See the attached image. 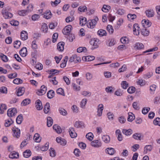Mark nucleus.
<instances>
[{
	"label": "nucleus",
	"mask_w": 160,
	"mask_h": 160,
	"mask_svg": "<svg viewBox=\"0 0 160 160\" xmlns=\"http://www.w3.org/2000/svg\"><path fill=\"white\" fill-rule=\"evenodd\" d=\"M128 120L129 122H132L135 119V117L134 115L132 112L128 113Z\"/></svg>",
	"instance_id": "a878e982"
},
{
	"label": "nucleus",
	"mask_w": 160,
	"mask_h": 160,
	"mask_svg": "<svg viewBox=\"0 0 160 160\" xmlns=\"http://www.w3.org/2000/svg\"><path fill=\"white\" fill-rule=\"evenodd\" d=\"M66 37L68 39L69 41L71 42H72L73 40L75 38L74 35L72 33L66 35Z\"/></svg>",
	"instance_id": "c9c22d12"
},
{
	"label": "nucleus",
	"mask_w": 160,
	"mask_h": 160,
	"mask_svg": "<svg viewBox=\"0 0 160 160\" xmlns=\"http://www.w3.org/2000/svg\"><path fill=\"white\" fill-rule=\"evenodd\" d=\"M107 150L108 153L109 155H112L115 152V150L112 148H108L106 149Z\"/></svg>",
	"instance_id": "79ce46f5"
},
{
	"label": "nucleus",
	"mask_w": 160,
	"mask_h": 160,
	"mask_svg": "<svg viewBox=\"0 0 160 160\" xmlns=\"http://www.w3.org/2000/svg\"><path fill=\"white\" fill-rule=\"evenodd\" d=\"M33 139L36 142H39L41 141V138L40 137L39 134L36 133L34 136Z\"/></svg>",
	"instance_id": "393cba45"
},
{
	"label": "nucleus",
	"mask_w": 160,
	"mask_h": 160,
	"mask_svg": "<svg viewBox=\"0 0 160 160\" xmlns=\"http://www.w3.org/2000/svg\"><path fill=\"white\" fill-rule=\"evenodd\" d=\"M12 130L13 132V136L17 138L19 137L20 135V130L15 127L12 128Z\"/></svg>",
	"instance_id": "20e7f679"
},
{
	"label": "nucleus",
	"mask_w": 160,
	"mask_h": 160,
	"mask_svg": "<svg viewBox=\"0 0 160 160\" xmlns=\"http://www.w3.org/2000/svg\"><path fill=\"white\" fill-rule=\"evenodd\" d=\"M135 88L134 87H131L128 88V92L129 93H132L135 92Z\"/></svg>",
	"instance_id": "bf43d9fd"
},
{
	"label": "nucleus",
	"mask_w": 160,
	"mask_h": 160,
	"mask_svg": "<svg viewBox=\"0 0 160 160\" xmlns=\"http://www.w3.org/2000/svg\"><path fill=\"white\" fill-rule=\"evenodd\" d=\"M31 102V100L30 99L26 98L24 99L21 102V105L22 106H25L30 104Z\"/></svg>",
	"instance_id": "2f4dec72"
},
{
	"label": "nucleus",
	"mask_w": 160,
	"mask_h": 160,
	"mask_svg": "<svg viewBox=\"0 0 160 160\" xmlns=\"http://www.w3.org/2000/svg\"><path fill=\"white\" fill-rule=\"evenodd\" d=\"M108 117L110 120H112L113 119L114 115L113 113L111 112H108L107 113Z\"/></svg>",
	"instance_id": "774afa93"
},
{
	"label": "nucleus",
	"mask_w": 160,
	"mask_h": 160,
	"mask_svg": "<svg viewBox=\"0 0 160 160\" xmlns=\"http://www.w3.org/2000/svg\"><path fill=\"white\" fill-rule=\"evenodd\" d=\"M56 140L58 143H60L62 146H65L67 143L66 141L60 137L57 138Z\"/></svg>",
	"instance_id": "1a4fd4ad"
},
{
	"label": "nucleus",
	"mask_w": 160,
	"mask_h": 160,
	"mask_svg": "<svg viewBox=\"0 0 160 160\" xmlns=\"http://www.w3.org/2000/svg\"><path fill=\"white\" fill-rule=\"evenodd\" d=\"M91 144L92 146L96 148L100 147L102 145L101 143L99 142L98 141L96 140L92 141L91 143Z\"/></svg>",
	"instance_id": "9b49d317"
},
{
	"label": "nucleus",
	"mask_w": 160,
	"mask_h": 160,
	"mask_svg": "<svg viewBox=\"0 0 160 160\" xmlns=\"http://www.w3.org/2000/svg\"><path fill=\"white\" fill-rule=\"evenodd\" d=\"M13 122L11 118L7 119L5 120V122L4 123V125L6 127H8L10 126Z\"/></svg>",
	"instance_id": "c85d7f7f"
},
{
	"label": "nucleus",
	"mask_w": 160,
	"mask_h": 160,
	"mask_svg": "<svg viewBox=\"0 0 160 160\" xmlns=\"http://www.w3.org/2000/svg\"><path fill=\"white\" fill-rule=\"evenodd\" d=\"M86 137L90 141H91L93 139V135L92 133L89 132L86 134Z\"/></svg>",
	"instance_id": "49530a36"
},
{
	"label": "nucleus",
	"mask_w": 160,
	"mask_h": 160,
	"mask_svg": "<svg viewBox=\"0 0 160 160\" xmlns=\"http://www.w3.org/2000/svg\"><path fill=\"white\" fill-rule=\"evenodd\" d=\"M35 107L38 110H42L43 107L41 102L39 99L37 100L35 103Z\"/></svg>",
	"instance_id": "6e6552de"
},
{
	"label": "nucleus",
	"mask_w": 160,
	"mask_h": 160,
	"mask_svg": "<svg viewBox=\"0 0 160 160\" xmlns=\"http://www.w3.org/2000/svg\"><path fill=\"white\" fill-rule=\"evenodd\" d=\"M65 43L64 42H59L57 44V48L59 51H62L64 50V47Z\"/></svg>",
	"instance_id": "ddd939ff"
},
{
	"label": "nucleus",
	"mask_w": 160,
	"mask_h": 160,
	"mask_svg": "<svg viewBox=\"0 0 160 160\" xmlns=\"http://www.w3.org/2000/svg\"><path fill=\"white\" fill-rule=\"evenodd\" d=\"M108 43V46L110 47H111L114 45L115 44V41L114 39H111L110 41H109V40H108L106 42L107 44Z\"/></svg>",
	"instance_id": "603ef678"
},
{
	"label": "nucleus",
	"mask_w": 160,
	"mask_h": 160,
	"mask_svg": "<svg viewBox=\"0 0 160 160\" xmlns=\"http://www.w3.org/2000/svg\"><path fill=\"white\" fill-rule=\"evenodd\" d=\"M25 88L24 87H21L19 88L17 91V95L18 96H22L24 92Z\"/></svg>",
	"instance_id": "2eb2a0df"
},
{
	"label": "nucleus",
	"mask_w": 160,
	"mask_h": 160,
	"mask_svg": "<svg viewBox=\"0 0 160 160\" xmlns=\"http://www.w3.org/2000/svg\"><path fill=\"white\" fill-rule=\"evenodd\" d=\"M113 88L112 86H109L106 87L105 88V90L108 93H112L113 91L112 90Z\"/></svg>",
	"instance_id": "e2e57ef3"
},
{
	"label": "nucleus",
	"mask_w": 160,
	"mask_h": 160,
	"mask_svg": "<svg viewBox=\"0 0 160 160\" xmlns=\"http://www.w3.org/2000/svg\"><path fill=\"white\" fill-rule=\"evenodd\" d=\"M77 51L79 53L82 52H87V49L85 47H80L77 48Z\"/></svg>",
	"instance_id": "de8ad7c7"
},
{
	"label": "nucleus",
	"mask_w": 160,
	"mask_h": 160,
	"mask_svg": "<svg viewBox=\"0 0 160 160\" xmlns=\"http://www.w3.org/2000/svg\"><path fill=\"white\" fill-rule=\"evenodd\" d=\"M47 90V87L43 85L41 87L40 89L39 90H38L37 92H36V93L38 95H42L46 93Z\"/></svg>",
	"instance_id": "f03ea898"
},
{
	"label": "nucleus",
	"mask_w": 160,
	"mask_h": 160,
	"mask_svg": "<svg viewBox=\"0 0 160 160\" xmlns=\"http://www.w3.org/2000/svg\"><path fill=\"white\" fill-rule=\"evenodd\" d=\"M52 13L50 10H47L45 13L44 17L47 19H49L52 17Z\"/></svg>",
	"instance_id": "cd10ccee"
},
{
	"label": "nucleus",
	"mask_w": 160,
	"mask_h": 160,
	"mask_svg": "<svg viewBox=\"0 0 160 160\" xmlns=\"http://www.w3.org/2000/svg\"><path fill=\"white\" fill-rule=\"evenodd\" d=\"M23 120L22 116L21 114L19 115L16 118V122L18 124H20Z\"/></svg>",
	"instance_id": "37998d69"
},
{
	"label": "nucleus",
	"mask_w": 160,
	"mask_h": 160,
	"mask_svg": "<svg viewBox=\"0 0 160 160\" xmlns=\"http://www.w3.org/2000/svg\"><path fill=\"white\" fill-rule=\"evenodd\" d=\"M147 28L143 27V28L141 29V33L144 36H148L149 33V31L146 29Z\"/></svg>",
	"instance_id": "aec40b11"
},
{
	"label": "nucleus",
	"mask_w": 160,
	"mask_h": 160,
	"mask_svg": "<svg viewBox=\"0 0 160 160\" xmlns=\"http://www.w3.org/2000/svg\"><path fill=\"white\" fill-rule=\"evenodd\" d=\"M2 13L5 19L11 18L12 16V14L8 12L5 9H3L2 11Z\"/></svg>",
	"instance_id": "423d86ee"
},
{
	"label": "nucleus",
	"mask_w": 160,
	"mask_h": 160,
	"mask_svg": "<svg viewBox=\"0 0 160 160\" xmlns=\"http://www.w3.org/2000/svg\"><path fill=\"white\" fill-rule=\"evenodd\" d=\"M53 120L52 118L50 117H48L47 118V126L48 127H50L53 124Z\"/></svg>",
	"instance_id": "b1692460"
},
{
	"label": "nucleus",
	"mask_w": 160,
	"mask_h": 160,
	"mask_svg": "<svg viewBox=\"0 0 160 160\" xmlns=\"http://www.w3.org/2000/svg\"><path fill=\"white\" fill-rule=\"evenodd\" d=\"M84 125V123L82 121H78L75 122L74 126L77 128H82Z\"/></svg>",
	"instance_id": "7c9ffc66"
},
{
	"label": "nucleus",
	"mask_w": 160,
	"mask_h": 160,
	"mask_svg": "<svg viewBox=\"0 0 160 160\" xmlns=\"http://www.w3.org/2000/svg\"><path fill=\"white\" fill-rule=\"evenodd\" d=\"M50 106L49 102H47L44 107L43 111L45 113H48L50 110Z\"/></svg>",
	"instance_id": "412c9836"
},
{
	"label": "nucleus",
	"mask_w": 160,
	"mask_h": 160,
	"mask_svg": "<svg viewBox=\"0 0 160 160\" xmlns=\"http://www.w3.org/2000/svg\"><path fill=\"white\" fill-rule=\"evenodd\" d=\"M110 9V7L109 6L104 5L102 8V10L105 12H108Z\"/></svg>",
	"instance_id": "09e8293b"
},
{
	"label": "nucleus",
	"mask_w": 160,
	"mask_h": 160,
	"mask_svg": "<svg viewBox=\"0 0 160 160\" xmlns=\"http://www.w3.org/2000/svg\"><path fill=\"white\" fill-rule=\"evenodd\" d=\"M58 34L57 33H55L53 34L52 36V42H55L58 38Z\"/></svg>",
	"instance_id": "13d9d810"
},
{
	"label": "nucleus",
	"mask_w": 160,
	"mask_h": 160,
	"mask_svg": "<svg viewBox=\"0 0 160 160\" xmlns=\"http://www.w3.org/2000/svg\"><path fill=\"white\" fill-rule=\"evenodd\" d=\"M41 29L43 32H46L48 30L47 25L45 23H42Z\"/></svg>",
	"instance_id": "ea45409f"
},
{
	"label": "nucleus",
	"mask_w": 160,
	"mask_h": 160,
	"mask_svg": "<svg viewBox=\"0 0 160 160\" xmlns=\"http://www.w3.org/2000/svg\"><path fill=\"white\" fill-rule=\"evenodd\" d=\"M135 47L138 49H141L144 48V46L141 43L137 42L135 44Z\"/></svg>",
	"instance_id": "e433bc0d"
},
{
	"label": "nucleus",
	"mask_w": 160,
	"mask_h": 160,
	"mask_svg": "<svg viewBox=\"0 0 160 160\" xmlns=\"http://www.w3.org/2000/svg\"><path fill=\"white\" fill-rule=\"evenodd\" d=\"M133 30L134 34L138 35L139 34L140 28L138 24L135 23L133 25Z\"/></svg>",
	"instance_id": "39448f33"
},
{
	"label": "nucleus",
	"mask_w": 160,
	"mask_h": 160,
	"mask_svg": "<svg viewBox=\"0 0 160 160\" xmlns=\"http://www.w3.org/2000/svg\"><path fill=\"white\" fill-rule=\"evenodd\" d=\"M148 17H152L154 16V12L152 10H147L145 12Z\"/></svg>",
	"instance_id": "5701e85b"
},
{
	"label": "nucleus",
	"mask_w": 160,
	"mask_h": 160,
	"mask_svg": "<svg viewBox=\"0 0 160 160\" xmlns=\"http://www.w3.org/2000/svg\"><path fill=\"white\" fill-rule=\"evenodd\" d=\"M122 88L124 89H126L128 87V84L126 81H122L121 84Z\"/></svg>",
	"instance_id": "338daca9"
},
{
	"label": "nucleus",
	"mask_w": 160,
	"mask_h": 160,
	"mask_svg": "<svg viewBox=\"0 0 160 160\" xmlns=\"http://www.w3.org/2000/svg\"><path fill=\"white\" fill-rule=\"evenodd\" d=\"M0 57L2 58V60L4 62H6L8 61V57L2 53H0Z\"/></svg>",
	"instance_id": "8fccbe9b"
},
{
	"label": "nucleus",
	"mask_w": 160,
	"mask_h": 160,
	"mask_svg": "<svg viewBox=\"0 0 160 160\" xmlns=\"http://www.w3.org/2000/svg\"><path fill=\"white\" fill-rule=\"evenodd\" d=\"M59 113L63 116H66L67 114V111L62 108H60L59 109Z\"/></svg>",
	"instance_id": "a18cd8bd"
},
{
	"label": "nucleus",
	"mask_w": 160,
	"mask_h": 160,
	"mask_svg": "<svg viewBox=\"0 0 160 160\" xmlns=\"http://www.w3.org/2000/svg\"><path fill=\"white\" fill-rule=\"evenodd\" d=\"M57 92L58 94H60L63 96L65 95L63 90L61 88L58 89L57 90Z\"/></svg>",
	"instance_id": "4d7b16f0"
},
{
	"label": "nucleus",
	"mask_w": 160,
	"mask_h": 160,
	"mask_svg": "<svg viewBox=\"0 0 160 160\" xmlns=\"http://www.w3.org/2000/svg\"><path fill=\"white\" fill-rule=\"evenodd\" d=\"M102 139L103 141L106 143H108L110 141V137L108 135H103L102 137Z\"/></svg>",
	"instance_id": "c756f323"
},
{
	"label": "nucleus",
	"mask_w": 160,
	"mask_h": 160,
	"mask_svg": "<svg viewBox=\"0 0 160 160\" xmlns=\"http://www.w3.org/2000/svg\"><path fill=\"white\" fill-rule=\"evenodd\" d=\"M27 49L25 47L22 48L19 51L20 54L23 57H26L27 55Z\"/></svg>",
	"instance_id": "dca6fc26"
},
{
	"label": "nucleus",
	"mask_w": 160,
	"mask_h": 160,
	"mask_svg": "<svg viewBox=\"0 0 160 160\" xmlns=\"http://www.w3.org/2000/svg\"><path fill=\"white\" fill-rule=\"evenodd\" d=\"M142 137L141 134L139 133H135L132 136V137L136 140H141Z\"/></svg>",
	"instance_id": "a19ab883"
},
{
	"label": "nucleus",
	"mask_w": 160,
	"mask_h": 160,
	"mask_svg": "<svg viewBox=\"0 0 160 160\" xmlns=\"http://www.w3.org/2000/svg\"><path fill=\"white\" fill-rule=\"evenodd\" d=\"M13 82L15 84H19L22 83V80L19 78H16L13 80Z\"/></svg>",
	"instance_id": "3c124183"
},
{
	"label": "nucleus",
	"mask_w": 160,
	"mask_h": 160,
	"mask_svg": "<svg viewBox=\"0 0 160 160\" xmlns=\"http://www.w3.org/2000/svg\"><path fill=\"white\" fill-rule=\"evenodd\" d=\"M21 38L23 40H27L28 38V33L25 31H22L21 33Z\"/></svg>",
	"instance_id": "f3484780"
},
{
	"label": "nucleus",
	"mask_w": 160,
	"mask_h": 160,
	"mask_svg": "<svg viewBox=\"0 0 160 160\" xmlns=\"http://www.w3.org/2000/svg\"><path fill=\"white\" fill-rule=\"evenodd\" d=\"M152 146L151 145H146L144 147V153L146 154L148 152H150L152 149Z\"/></svg>",
	"instance_id": "473e14b6"
},
{
	"label": "nucleus",
	"mask_w": 160,
	"mask_h": 160,
	"mask_svg": "<svg viewBox=\"0 0 160 160\" xmlns=\"http://www.w3.org/2000/svg\"><path fill=\"white\" fill-rule=\"evenodd\" d=\"M98 34L100 36H106L107 33L106 31L103 29H100L98 32Z\"/></svg>",
	"instance_id": "72a5a7b5"
},
{
	"label": "nucleus",
	"mask_w": 160,
	"mask_h": 160,
	"mask_svg": "<svg viewBox=\"0 0 160 160\" xmlns=\"http://www.w3.org/2000/svg\"><path fill=\"white\" fill-rule=\"evenodd\" d=\"M73 153L74 155L77 157H79L80 156V154L81 153V152L79 150V149L78 148H75L74 149Z\"/></svg>",
	"instance_id": "69168bd1"
},
{
	"label": "nucleus",
	"mask_w": 160,
	"mask_h": 160,
	"mask_svg": "<svg viewBox=\"0 0 160 160\" xmlns=\"http://www.w3.org/2000/svg\"><path fill=\"white\" fill-rule=\"evenodd\" d=\"M17 113L16 109L15 108H10L7 111V115L9 117L15 116Z\"/></svg>",
	"instance_id": "7ed1b4c3"
},
{
	"label": "nucleus",
	"mask_w": 160,
	"mask_h": 160,
	"mask_svg": "<svg viewBox=\"0 0 160 160\" xmlns=\"http://www.w3.org/2000/svg\"><path fill=\"white\" fill-rule=\"evenodd\" d=\"M69 132L71 138H74L77 136V134L75 132L74 128H70L69 130Z\"/></svg>",
	"instance_id": "9d476101"
},
{
	"label": "nucleus",
	"mask_w": 160,
	"mask_h": 160,
	"mask_svg": "<svg viewBox=\"0 0 160 160\" xmlns=\"http://www.w3.org/2000/svg\"><path fill=\"white\" fill-rule=\"evenodd\" d=\"M137 16L135 14H129L127 15L128 18L129 19V20H133L135 18H136Z\"/></svg>",
	"instance_id": "6e6d98bb"
},
{
	"label": "nucleus",
	"mask_w": 160,
	"mask_h": 160,
	"mask_svg": "<svg viewBox=\"0 0 160 160\" xmlns=\"http://www.w3.org/2000/svg\"><path fill=\"white\" fill-rule=\"evenodd\" d=\"M49 151H50V156L52 157H55L56 155V152L55 150L53 148H51Z\"/></svg>",
	"instance_id": "864d4df0"
},
{
	"label": "nucleus",
	"mask_w": 160,
	"mask_h": 160,
	"mask_svg": "<svg viewBox=\"0 0 160 160\" xmlns=\"http://www.w3.org/2000/svg\"><path fill=\"white\" fill-rule=\"evenodd\" d=\"M153 123L156 125L160 126V118H157L153 121Z\"/></svg>",
	"instance_id": "052dcab7"
},
{
	"label": "nucleus",
	"mask_w": 160,
	"mask_h": 160,
	"mask_svg": "<svg viewBox=\"0 0 160 160\" xmlns=\"http://www.w3.org/2000/svg\"><path fill=\"white\" fill-rule=\"evenodd\" d=\"M142 24L143 27L147 28L151 25L152 23L148 20L143 19L142 21Z\"/></svg>",
	"instance_id": "0eeeda50"
},
{
	"label": "nucleus",
	"mask_w": 160,
	"mask_h": 160,
	"mask_svg": "<svg viewBox=\"0 0 160 160\" xmlns=\"http://www.w3.org/2000/svg\"><path fill=\"white\" fill-rule=\"evenodd\" d=\"M54 92L52 90H50L48 92L47 96L49 98L51 99L54 97Z\"/></svg>",
	"instance_id": "58836bf2"
},
{
	"label": "nucleus",
	"mask_w": 160,
	"mask_h": 160,
	"mask_svg": "<svg viewBox=\"0 0 160 160\" xmlns=\"http://www.w3.org/2000/svg\"><path fill=\"white\" fill-rule=\"evenodd\" d=\"M80 21L79 24L81 26H83L87 23V19L86 18L81 16L79 18Z\"/></svg>",
	"instance_id": "a211bd4d"
},
{
	"label": "nucleus",
	"mask_w": 160,
	"mask_h": 160,
	"mask_svg": "<svg viewBox=\"0 0 160 160\" xmlns=\"http://www.w3.org/2000/svg\"><path fill=\"white\" fill-rule=\"evenodd\" d=\"M23 155L24 157L28 158L31 155V151L29 150H26L23 152Z\"/></svg>",
	"instance_id": "f704fd0d"
},
{
	"label": "nucleus",
	"mask_w": 160,
	"mask_h": 160,
	"mask_svg": "<svg viewBox=\"0 0 160 160\" xmlns=\"http://www.w3.org/2000/svg\"><path fill=\"white\" fill-rule=\"evenodd\" d=\"M19 153L17 152L13 151L9 155V158L12 159L18 158L19 157Z\"/></svg>",
	"instance_id": "6ab92c4d"
},
{
	"label": "nucleus",
	"mask_w": 160,
	"mask_h": 160,
	"mask_svg": "<svg viewBox=\"0 0 160 160\" xmlns=\"http://www.w3.org/2000/svg\"><path fill=\"white\" fill-rule=\"evenodd\" d=\"M150 108L149 107H144L142 110V112L144 114H146L150 111Z\"/></svg>",
	"instance_id": "5fc2aeb1"
},
{
	"label": "nucleus",
	"mask_w": 160,
	"mask_h": 160,
	"mask_svg": "<svg viewBox=\"0 0 160 160\" xmlns=\"http://www.w3.org/2000/svg\"><path fill=\"white\" fill-rule=\"evenodd\" d=\"M72 28V27L71 25H69L65 27L63 29L62 32L63 34L66 35H69L71 34V30Z\"/></svg>",
	"instance_id": "f257e3e1"
},
{
	"label": "nucleus",
	"mask_w": 160,
	"mask_h": 160,
	"mask_svg": "<svg viewBox=\"0 0 160 160\" xmlns=\"http://www.w3.org/2000/svg\"><path fill=\"white\" fill-rule=\"evenodd\" d=\"M107 30L110 34H112L113 32L114 29L112 25H108L107 27Z\"/></svg>",
	"instance_id": "c03bdc74"
},
{
	"label": "nucleus",
	"mask_w": 160,
	"mask_h": 160,
	"mask_svg": "<svg viewBox=\"0 0 160 160\" xmlns=\"http://www.w3.org/2000/svg\"><path fill=\"white\" fill-rule=\"evenodd\" d=\"M54 130L58 133H60L62 132V130L61 127L57 125H54L53 126Z\"/></svg>",
	"instance_id": "4be33fe9"
},
{
	"label": "nucleus",
	"mask_w": 160,
	"mask_h": 160,
	"mask_svg": "<svg viewBox=\"0 0 160 160\" xmlns=\"http://www.w3.org/2000/svg\"><path fill=\"white\" fill-rule=\"evenodd\" d=\"M0 93H7V89L6 87H2L0 88Z\"/></svg>",
	"instance_id": "680f3d73"
},
{
	"label": "nucleus",
	"mask_w": 160,
	"mask_h": 160,
	"mask_svg": "<svg viewBox=\"0 0 160 160\" xmlns=\"http://www.w3.org/2000/svg\"><path fill=\"white\" fill-rule=\"evenodd\" d=\"M94 20H89L87 24V27L90 28H93L95 26L96 24L95 23Z\"/></svg>",
	"instance_id": "f8f14e48"
},
{
	"label": "nucleus",
	"mask_w": 160,
	"mask_h": 160,
	"mask_svg": "<svg viewBox=\"0 0 160 160\" xmlns=\"http://www.w3.org/2000/svg\"><path fill=\"white\" fill-rule=\"evenodd\" d=\"M95 59V57L92 56H84L82 57V60L85 61H90L94 60Z\"/></svg>",
	"instance_id": "4468645a"
},
{
	"label": "nucleus",
	"mask_w": 160,
	"mask_h": 160,
	"mask_svg": "<svg viewBox=\"0 0 160 160\" xmlns=\"http://www.w3.org/2000/svg\"><path fill=\"white\" fill-rule=\"evenodd\" d=\"M87 102V100L86 98H84L82 100L80 104L82 108H83L85 107L86 105Z\"/></svg>",
	"instance_id": "0e129e2a"
},
{
	"label": "nucleus",
	"mask_w": 160,
	"mask_h": 160,
	"mask_svg": "<svg viewBox=\"0 0 160 160\" xmlns=\"http://www.w3.org/2000/svg\"><path fill=\"white\" fill-rule=\"evenodd\" d=\"M122 132L123 134H124L128 136L131 134L132 133V131L130 129L128 130L123 129L122 130Z\"/></svg>",
	"instance_id": "bb28decb"
},
{
	"label": "nucleus",
	"mask_w": 160,
	"mask_h": 160,
	"mask_svg": "<svg viewBox=\"0 0 160 160\" xmlns=\"http://www.w3.org/2000/svg\"><path fill=\"white\" fill-rule=\"evenodd\" d=\"M7 109V107L6 104H2L0 106V113L2 114L3 113L4 110Z\"/></svg>",
	"instance_id": "4c0bfd02"
}]
</instances>
